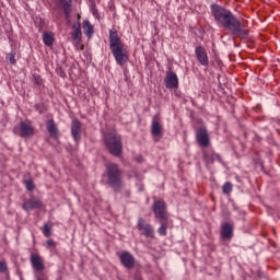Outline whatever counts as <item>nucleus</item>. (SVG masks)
<instances>
[{"label": "nucleus", "instance_id": "obj_1", "mask_svg": "<svg viewBox=\"0 0 280 280\" xmlns=\"http://www.w3.org/2000/svg\"><path fill=\"white\" fill-rule=\"evenodd\" d=\"M210 9L217 25H221L236 38H248L246 26L233 12L219 4H211Z\"/></svg>", "mask_w": 280, "mask_h": 280}, {"label": "nucleus", "instance_id": "obj_2", "mask_svg": "<svg viewBox=\"0 0 280 280\" xmlns=\"http://www.w3.org/2000/svg\"><path fill=\"white\" fill-rule=\"evenodd\" d=\"M109 49L117 65L124 67L128 62V50L115 28L109 30Z\"/></svg>", "mask_w": 280, "mask_h": 280}, {"label": "nucleus", "instance_id": "obj_3", "mask_svg": "<svg viewBox=\"0 0 280 280\" xmlns=\"http://www.w3.org/2000/svg\"><path fill=\"white\" fill-rule=\"evenodd\" d=\"M106 184L114 189V191H121L124 187V172L119 168L117 163L108 162L105 164Z\"/></svg>", "mask_w": 280, "mask_h": 280}, {"label": "nucleus", "instance_id": "obj_4", "mask_svg": "<svg viewBox=\"0 0 280 280\" xmlns=\"http://www.w3.org/2000/svg\"><path fill=\"white\" fill-rule=\"evenodd\" d=\"M105 148L112 156L117 159L124 154V139L117 132L105 133L103 137Z\"/></svg>", "mask_w": 280, "mask_h": 280}, {"label": "nucleus", "instance_id": "obj_5", "mask_svg": "<svg viewBox=\"0 0 280 280\" xmlns=\"http://www.w3.org/2000/svg\"><path fill=\"white\" fill-rule=\"evenodd\" d=\"M13 132L14 135H18V137H21L22 139H27L36 135V129L34 128V125H32V121L25 120L20 122L18 126H15L13 128Z\"/></svg>", "mask_w": 280, "mask_h": 280}, {"label": "nucleus", "instance_id": "obj_6", "mask_svg": "<svg viewBox=\"0 0 280 280\" xmlns=\"http://www.w3.org/2000/svg\"><path fill=\"white\" fill-rule=\"evenodd\" d=\"M151 209L154 213L155 220L170 218V212H167V203H165L164 200H154Z\"/></svg>", "mask_w": 280, "mask_h": 280}, {"label": "nucleus", "instance_id": "obj_7", "mask_svg": "<svg viewBox=\"0 0 280 280\" xmlns=\"http://www.w3.org/2000/svg\"><path fill=\"white\" fill-rule=\"evenodd\" d=\"M117 256H118V259L120 260L121 266H124V268H127V270H132V268H135V264H137V259H135V256L130 254V252H119Z\"/></svg>", "mask_w": 280, "mask_h": 280}, {"label": "nucleus", "instance_id": "obj_8", "mask_svg": "<svg viewBox=\"0 0 280 280\" xmlns=\"http://www.w3.org/2000/svg\"><path fill=\"white\" fill-rule=\"evenodd\" d=\"M137 229L138 231H140L141 235H144V237H150L151 240H154V228L152 226V224L145 222V219H138Z\"/></svg>", "mask_w": 280, "mask_h": 280}, {"label": "nucleus", "instance_id": "obj_9", "mask_svg": "<svg viewBox=\"0 0 280 280\" xmlns=\"http://www.w3.org/2000/svg\"><path fill=\"white\" fill-rule=\"evenodd\" d=\"M196 140L200 148H209L211 139L209 138V131H207V127H200L199 129H197Z\"/></svg>", "mask_w": 280, "mask_h": 280}, {"label": "nucleus", "instance_id": "obj_10", "mask_svg": "<svg viewBox=\"0 0 280 280\" xmlns=\"http://www.w3.org/2000/svg\"><path fill=\"white\" fill-rule=\"evenodd\" d=\"M151 135L152 137H163V125L161 124V117L159 115H155L152 119L151 124Z\"/></svg>", "mask_w": 280, "mask_h": 280}, {"label": "nucleus", "instance_id": "obj_11", "mask_svg": "<svg viewBox=\"0 0 280 280\" xmlns=\"http://www.w3.org/2000/svg\"><path fill=\"white\" fill-rule=\"evenodd\" d=\"M158 222L160 224V228L158 229L159 235H162L165 237L167 235V230L174 228V221L170 219V217H166L164 219H158Z\"/></svg>", "mask_w": 280, "mask_h": 280}, {"label": "nucleus", "instance_id": "obj_12", "mask_svg": "<svg viewBox=\"0 0 280 280\" xmlns=\"http://www.w3.org/2000/svg\"><path fill=\"white\" fill-rule=\"evenodd\" d=\"M195 55H196V58H197L198 62L202 67H208L209 66V56L207 55V49H205V47L197 46L195 48Z\"/></svg>", "mask_w": 280, "mask_h": 280}, {"label": "nucleus", "instance_id": "obj_13", "mask_svg": "<svg viewBox=\"0 0 280 280\" xmlns=\"http://www.w3.org/2000/svg\"><path fill=\"white\" fill-rule=\"evenodd\" d=\"M71 135L75 143H80L82 139V122L78 119H73L71 122Z\"/></svg>", "mask_w": 280, "mask_h": 280}, {"label": "nucleus", "instance_id": "obj_14", "mask_svg": "<svg viewBox=\"0 0 280 280\" xmlns=\"http://www.w3.org/2000/svg\"><path fill=\"white\" fill-rule=\"evenodd\" d=\"M166 89H178V75L174 71H167L164 79Z\"/></svg>", "mask_w": 280, "mask_h": 280}, {"label": "nucleus", "instance_id": "obj_15", "mask_svg": "<svg viewBox=\"0 0 280 280\" xmlns=\"http://www.w3.org/2000/svg\"><path fill=\"white\" fill-rule=\"evenodd\" d=\"M42 207H43V201H40V199L36 197H32L31 199L24 201V203L22 205V209H24V211L42 209Z\"/></svg>", "mask_w": 280, "mask_h": 280}, {"label": "nucleus", "instance_id": "obj_16", "mask_svg": "<svg viewBox=\"0 0 280 280\" xmlns=\"http://www.w3.org/2000/svg\"><path fill=\"white\" fill-rule=\"evenodd\" d=\"M73 32L71 33L72 43L78 47L82 43V28L80 27V22H77L72 26Z\"/></svg>", "mask_w": 280, "mask_h": 280}, {"label": "nucleus", "instance_id": "obj_17", "mask_svg": "<svg viewBox=\"0 0 280 280\" xmlns=\"http://www.w3.org/2000/svg\"><path fill=\"white\" fill-rule=\"evenodd\" d=\"M233 223H222L221 225V237L222 240H232L233 238Z\"/></svg>", "mask_w": 280, "mask_h": 280}, {"label": "nucleus", "instance_id": "obj_18", "mask_svg": "<svg viewBox=\"0 0 280 280\" xmlns=\"http://www.w3.org/2000/svg\"><path fill=\"white\" fill-rule=\"evenodd\" d=\"M46 129L51 139H58L59 137L58 125H56V121H54V119H49L46 121Z\"/></svg>", "mask_w": 280, "mask_h": 280}, {"label": "nucleus", "instance_id": "obj_19", "mask_svg": "<svg viewBox=\"0 0 280 280\" xmlns=\"http://www.w3.org/2000/svg\"><path fill=\"white\" fill-rule=\"evenodd\" d=\"M31 264L34 268V270H45V264L43 262V257L38 254H32L31 255Z\"/></svg>", "mask_w": 280, "mask_h": 280}, {"label": "nucleus", "instance_id": "obj_20", "mask_svg": "<svg viewBox=\"0 0 280 280\" xmlns=\"http://www.w3.org/2000/svg\"><path fill=\"white\" fill-rule=\"evenodd\" d=\"M203 161L207 165H212L215 161H220V155L212 152V153H203Z\"/></svg>", "mask_w": 280, "mask_h": 280}, {"label": "nucleus", "instance_id": "obj_21", "mask_svg": "<svg viewBox=\"0 0 280 280\" xmlns=\"http://www.w3.org/2000/svg\"><path fill=\"white\" fill-rule=\"evenodd\" d=\"M60 5L66 14V19H69L70 14H71V0H59Z\"/></svg>", "mask_w": 280, "mask_h": 280}, {"label": "nucleus", "instance_id": "obj_22", "mask_svg": "<svg viewBox=\"0 0 280 280\" xmlns=\"http://www.w3.org/2000/svg\"><path fill=\"white\" fill-rule=\"evenodd\" d=\"M83 32H84L85 36H88V38H91V36H93L95 30L92 26L91 22H89L86 20L83 22Z\"/></svg>", "mask_w": 280, "mask_h": 280}, {"label": "nucleus", "instance_id": "obj_23", "mask_svg": "<svg viewBox=\"0 0 280 280\" xmlns=\"http://www.w3.org/2000/svg\"><path fill=\"white\" fill-rule=\"evenodd\" d=\"M43 40H44V45H47V47H51V45H54V42L56 40V38L54 37V33L51 32L44 33Z\"/></svg>", "mask_w": 280, "mask_h": 280}, {"label": "nucleus", "instance_id": "obj_24", "mask_svg": "<svg viewBox=\"0 0 280 280\" xmlns=\"http://www.w3.org/2000/svg\"><path fill=\"white\" fill-rule=\"evenodd\" d=\"M24 185H25L27 191H34V189H36V185H34V180L33 179L24 180Z\"/></svg>", "mask_w": 280, "mask_h": 280}, {"label": "nucleus", "instance_id": "obj_25", "mask_svg": "<svg viewBox=\"0 0 280 280\" xmlns=\"http://www.w3.org/2000/svg\"><path fill=\"white\" fill-rule=\"evenodd\" d=\"M222 191L226 195L231 194V191H233V184L231 182L225 183L222 187Z\"/></svg>", "mask_w": 280, "mask_h": 280}, {"label": "nucleus", "instance_id": "obj_26", "mask_svg": "<svg viewBox=\"0 0 280 280\" xmlns=\"http://www.w3.org/2000/svg\"><path fill=\"white\" fill-rule=\"evenodd\" d=\"M7 60H9L10 65H16V52L11 51L7 55Z\"/></svg>", "mask_w": 280, "mask_h": 280}, {"label": "nucleus", "instance_id": "obj_27", "mask_svg": "<svg viewBox=\"0 0 280 280\" xmlns=\"http://www.w3.org/2000/svg\"><path fill=\"white\" fill-rule=\"evenodd\" d=\"M43 235H45V237L51 236V226L47 223H45L43 226Z\"/></svg>", "mask_w": 280, "mask_h": 280}, {"label": "nucleus", "instance_id": "obj_28", "mask_svg": "<svg viewBox=\"0 0 280 280\" xmlns=\"http://www.w3.org/2000/svg\"><path fill=\"white\" fill-rule=\"evenodd\" d=\"M8 272V262L5 260L0 261V275Z\"/></svg>", "mask_w": 280, "mask_h": 280}, {"label": "nucleus", "instance_id": "obj_29", "mask_svg": "<svg viewBox=\"0 0 280 280\" xmlns=\"http://www.w3.org/2000/svg\"><path fill=\"white\" fill-rule=\"evenodd\" d=\"M46 244H47L48 248H54V247H56V242H55L54 240H48V241L46 242Z\"/></svg>", "mask_w": 280, "mask_h": 280}, {"label": "nucleus", "instance_id": "obj_30", "mask_svg": "<svg viewBox=\"0 0 280 280\" xmlns=\"http://www.w3.org/2000/svg\"><path fill=\"white\" fill-rule=\"evenodd\" d=\"M34 80H35V84H43V79L40 78V75H35L34 77Z\"/></svg>", "mask_w": 280, "mask_h": 280}, {"label": "nucleus", "instance_id": "obj_31", "mask_svg": "<svg viewBox=\"0 0 280 280\" xmlns=\"http://www.w3.org/2000/svg\"><path fill=\"white\" fill-rule=\"evenodd\" d=\"M57 73H58V75H60V78H66L67 77V73H65V71H62L61 68L57 69Z\"/></svg>", "mask_w": 280, "mask_h": 280}, {"label": "nucleus", "instance_id": "obj_32", "mask_svg": "<svg viewBox=\"0 0 280 280\" xmlns=\"http://www.w3.org/2000/svg\"><path fill=\"white\" fill-rule=\"evenodd\" d=\"M135 161H137V163H143V155H137Z\"/></svg>", "mask_w": 280, "mask_h": 280}, {"label": "nucleus", "instance_id": "obj_33", "mask_svg": "<svg viewBox=\"0 0 280 280\" xmlns=\"http://www.w3.org/2000/svg\"><path fill=\"white\" fill-rule=\"evenodd\" d=\"M155 141H159V139H155Z\"/></svg>", "mask_w": 280, "mask_h": 280}]
</instances>
